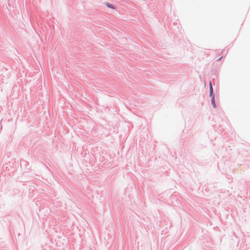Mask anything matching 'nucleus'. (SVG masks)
I'll use <instances>...</instances> for the list:
<instances>
[{
  "label": "nucleus",
  "instance_id": "f257e3e1",
  "mask_svg": "<svg viewBox=\"0 0 250 250\" xmlns=\"http://www.w3.org/2000/svg\"><path fill=\"white\" fill-rule=\"evenodd\" d=\"M106 5L109 7V8H110L111 9H115V7L113 6V5L111 4H110L109 3H106Z\"/></svg>",
  "mask_w": 250,
  "mask_h": 250
},
{
  "label": "nucleus",
  "instance_id": "f03ea898",
  "mask_svg": "<svg viewBox=\"0 0 250 250\" xmlns=\"http://www.w3.org/2000/svg\"><path fill=\"white\" fill-rule=\"evenodd\" d=\"M212 92H213V88H212V87L211 85V83L210 82V94L211 95L212 94Z\"/></svg>",
  "mask_w": 250,
  "mask_h": 250
},
{
  "label": "nucleus",
  "instance_id": "7ed1b4c3",
  "mask_svg": "<svg viewBox=\"0 0 250 250\" xmlns=\"http://www.w3.org/2000/svg\"><path fill=\"white\" fill-rule=\"evenodd\" d=\"M211 104H212L213 106L214 107H215V101H214V99L213 98L211 99Z\"/></svg>",
  "mask_w": 250,
  "mask_h": 250
},
{
  "label": "nucleus",
  "instance_id": "20e7f679",
  "mask_svg": "<svg viewBox=\"0 0 250 250\" xmlns=\"http://www.w3.org/2000/svg\"><path fill=\"white\" fill-rule=\"evenodd\" d=\"M221 58H222V57H221L220 58H219V59H218V61H220V60L221 59Z\"/></svg>",
  "mask_w": 250,
  "mask_h": 250
}]
</instances>
